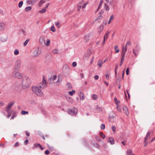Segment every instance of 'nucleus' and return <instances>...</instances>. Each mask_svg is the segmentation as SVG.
Masks as SVG:
<instances>
[{
    "instance_id": "nucleus-35",
    "label": "nucleus",
    "mask_w": 155,
    "mask_h": 155,
    "mask_svg": "<svg viewBox=\"0 0 155 155\" xmlns=\"http://www.w3.org/2000/svg\"><path fill=\"white\" fill-rule=\"evenodd\" d=\"M102 3H103L102 1H100V4H99V5L98 6V8L97 9V11L96 12H97V11L99 10V9L100 8V7H101V5H102Z\"/></svg>"
},
{
    "instance_id": "nucleus-33",
    "label": "nucleus",
    "mask_w": 155,
    "mask_h": 155,
    "mask_svg": "<svg viewBox=\"0 0 155 155\" xmlns=\"http://www.w3.org/2000/svg\"><path fill=\"white\" fill-rule=\"evenodd\" d=\"M127 47L126 46H125L124 48L123 47L122 52L126 53V51H127Z\"/></svg>"
},
{
    "instance_id": "nucleus-47",
    "label": "nucleus",
    "mask_w": 155,
    "mask_h": 155,
    "mask_svg": "<svg viewBox=\"0 0 155 155\" xmlns=\"http://www.w3.org/2000/svg\"><path fill=\"white\" fill-rule=\"evenodd\" d=\"M100 127L101 129H104L105 128V126L104 124H101Z\"/></svg>"
},
{
    "instance_id": "nucleus-44",
    "label": "nucleus",
    "mask_w": 155,
    "mask_h": 155,
    "mask_svg": "<svg viewBox=\"0 0 155 155\" xmlns=\"http://www.w3.org/2000/svg\"><path fill=\"white\" fill-rule=\"evenodd\" d=\"M102 18L103 17L101 15H100L97 17L96 20H101Z\"/></svg>"
},
{
    "instance_id": "nucleus-4",
    "label": "nucleus",
    "mask_w": 155,
    "mask_h": 155,
    "mask_svg": "<svg viewBox=\"0 0 155 155\" xmlns=\"http://www.w3.org/2000/svg\"><path fill=\"white\" fill-rule=\"evenodd\" d=\"M78 110L77 108L75 107H73L72 109H69L68 111V113L72 115H76L78 112Z\"/></svg>"
},
{
    "instance_id": "nucleus-23",
    "label": "nucleus",
    "mask_w": 155,
    "mask_h": 155,
    "mask_svg": "<svg viewBox=\"0 0 155 155\" xmlns=\"http://www.w3.org/2000/svg\"><path fill=\"white\" fill-rule=\"evenodd\" d=\"M57 78V76L56 75H52L50 79V80L51 81H54Z\"/></svg>"
},
{
    "instance_id": "nucleus-18",
    "label": "nucleus",
    "mask_w": 155,
    "mask_h": 155,
    "mask_svg": "<svg viewBox=\"0 0 155 155\" xmlns=\"http://www.w3.org/2000/svg\"><path fill=\"white\" fill-rule=\"evenodd\" d=\"M66 87L69 90H71L72 88L71 84L69 83H68L66 85Z\"/></svg>"
},
{
    "instance_id": "nucleus-10",
    "label": "nucleus",
    "mask_w": 155,
    "mask_h": 155,
    "mask_svg": "<svg viewBox=\"0 0 155 155\" xmlns=\"http://www.w3.org/2000/svg\"><path fill=\"white\" fill-rule=\"evenodd\" d=\"M78 94L81 100H83L84 99V96L83 93H82L81 92H80L78 93Z\"/></svg>"
},
{
    "instance_id": "nucleus-34",
    "label": "nucleus",
    "mask_w": 155,
    "mask_h": 155,
    "mask_svg": "<svg viewBox=\"0 0 155 155\" xmlns=\"http://www.w3.org/2000/svg\"><path fill=\"white\" fill-rule=\"evenodd\" d=\"M0 40L2 42H4L6 41V39L4 37H1Z\"/></svg>"
},
{
    "instance_id": "nucleus-6",
    "label": "nucleus",
    "mask_w": 155,
    "mask_h": 155,
    "mask_svg": "<svg viewBox=\"0 0 155 155\" xmlns=\"http://www.w3.org/2000/svg\"><path fill=\"white\" fill-rule=\"evenodd\" d=\"M14 76L17 78L21 79L22 77L23 74L17 71L14 73Z\"/></svg>"
},
{
    "instance_id": "nucleus-19",
    "label": "nucleus",
    "mask_w": 155,
    "mask_h": 155,
    "mask_svg": "<svg viewBox=\"0 0 155 155\" xmlns=\"http://www.w3.org/2000/svg\"><path fill=\"white\" fill-rule=\"evenodd\" d=\"M66 98L67 100L70 103H72L73 102V99L68 96H66Z\"/></svg>"
},
{
    "instance_id": "nucleus-54",
    "label": "nucleus",
    "mask_w": 155,
    "mask_h": 155,
    "mask_svg": "<svg viewBox=\"0 0 155 155\" xmlns=\"http://www.w3.org/2000/svg\"><path fill=\"white\" fill-rule=\"evenodd\" d=\"M77 65V63L76 62H74L72 63V66L74 67H75Z\"/></svg>"
},
{
    "instance_id": "nucleus-41",
    "label": "nucleus",
    "mask_w": 155,
    "mask_h": 155,
    "mask_svg": "<svg viewBox=\"0 0 155 155\" xmlns=\"http://www.w3.org/2000/svg\"><path fill=\"white\" fill-rule=\"evenodd\" d=\"M52 52L54 54H58V50L57 49L53 50Z\"/></svg>"
},
{
    "instance_id": "nucleus-60",
    "label": "nucleus",
    "mask_w": 155,
    "mask_h": 155,
    "mask_svg": "<svg viewBox=\"0 0 155 155\" xmlns=\"http://www.w3.org/2000/svg\"><path fill=\"white\" fill-rule=\"evenodd\" d=\"M105 77L107 79H108L109 78V75L107 73L105 74Z\"/></svg>"
},
{
    "instance_id": "nucleus-49",
    "label": "nucleus",
    "mask_w": 155,
    "mask_h": 155,
    "mask_svg": "<svg viewBox=\"0 0 155 155\" xmlns=\"http://www.w3.org/2000/svg\"><path fill=\"white\" fill-rule=\"evenodd\" d=\"M88 4V2H86L83 5H82V8H85L86 6V5Z\"/></svg>"
},
{
    "instance_id": "nucleus-62",
    "label": "nucleus",
    "mask_w": 155,
    "mask_h": 155,
    "mask_svg": "<svg viewBox=\"0 0 155 155\" xmlns=\"http://www.w3.org/2000/svg\"><path fill=\"white\" fill-rule=\"evenodd\" d=\"M16 116V115H15V114H14L11 117V119H13L14 117H15Z\"/></svg>"
},
{
    "instance_id": "nucleus-3",
    "label": "nucleus",
    "mask_w": 155,
    "mask_h": 155,
    "mask_svg": "<svg viewBox=\"0 0 155 155\" xmlns=\"http://www.w3.org/2000/svg\"><path fill=\"white\" fill-rule=\"evenodd\" d=\"M47 82L45 80L44 77L43 76L42 81L37 85L42 90L47 87Z\"/></svg>"
},
{
    "instance_id": "nucleus-40",
    "label": "nucleus",
    "mask_w": 155,
    "mask_h": 155,
    "mask_svg": "<svg viewBox=\"0 0 155 155\" xmlns=\"http://www.w3.org/2000/svg\"><path fill=\"white\" fill-rule=\"evenodd\" d=\"M45 2H44L43 0H41L39 2V6H41L43 3H44Z\"/></svg>"
},
{
    "instance_id": "nucleus-64",
    "label": "nucleus",
    "mask_w": 155,
    "mask_h": 155,
    "mask_svg": "<svg viewBox=\"0 0 155 155\" xmlns=\"http://www.w3.org/2000/svg\"><path fill=\"white\" fill-rule=\"evenodd\" d=\"M95 138L98 141H100V139L98 137H96Z\"/></svg>"
},
{
    "instance_id": "nucleus-17",
    "label": "nucleus",
    "mask_w": 155,
    "mask_h": 155,
    "mask_svg": "<svg viewBox=\"0 0 155 155\" xmlns=\"http://www.w3.org/2000/svg\"><path fill=\"white\" fill-rule=\"evenodd\" d=\"M37 0H28L27 2L28 4H33L36 2Z\"/></svg>"
},
{
    "instance_id": "nucleus-50",
    "label": "nucleus",
    "mask_w": 155,
    "mask_h": 155,
    "mask_svg": "<svg viewBox=\"0 0 155 155\" xmlns=\"http://www.w3.org/2000/svg\"><path fill=\"white\" fill-rule=\"evenodd\" d=\"M93 99L95 100L97 98V96L95 94H93L92 96Z\"/></svg>"
},
{
    "instance_id": "nucleus-58",
    "label": "nucleus",
    "mask_w": 155,
    "mask_h": 155,
    "mask_svg": "<svg viewBox=\"0 0 155 155\" xmlns=\"http://www.w3.org/2000/svg\"><path fill=\"white\" fill-rule=\"evenodd\" d=\"M94 78L95 80H97L99 78V76L97 75H96L94 76Z\"/></svg>"
},
{
    "instance_id": "nucleus-27",
    "label": "nucleus",
    "mask_w": 155,
    "mask_h": 155,
    "mask_svg": "<svg viewBox=\"0 0 155 155\" xmlns=\"http://www.w3.org/2000/svg\"><path fill=\"white\" fill-rule=\"evenodd\" d=\"M19 53V52L18 50L17 49H15L14 51V54L15 55H18Z\"/></svg>"
},
{
    "instance_id": "nucleus-24",
    "label": "nucleus",
    "mask_w": 155,
    "mask_h": 155,
    "mask_svg": "<svg viewBox=\"0 0 155 155\" xmlns=\"http://www.w3.org/2000/svg\"><path fill=\"white\" fill-rule=\"evenodd\" d=\"M31 9L32 7L31 6H28L25 8V11L26 12H28L31 10Z\"/></svg>"
},
{
    "instance_id": "nucleus-46",
    "label": "nucleus",
    "mask_w": 155,
    "mask_h": 155,
    "mask_svg": "<svg viewBox=\"0 0 155 155\" xmlns=\"http://www.w3.org/2000/svg\"><path fill=\"white\" fill-rule=\"evenodd\" d=\"M114 101H115V103L116 104H117L118 103H120V101H118L117 99V98H116V97H115L114 99Z\"/></svg>"
},
{
    "instance_id": "nucleus-9",
    "label": "nucleus",
    "mask_w": 155,
    "mask_h": 155,
    "mask_svg": "<svg viewBox=\"0 0 155 155\" xmlns=\"http://www.w3.org/2000/svg\"><path fill=\"white\" fill-rule=\"evenodd\" d=\"M108 142L110 143L111 145H113L115 143L114 140L112 137H110L108 138Z\"/></svg>"
},
{
    "instance_id": "nucleus-11",
    "label": "nucleus",
    "mask_w": 155,
    "mask_h": 155,
    "mask_svg": "<svg viewBox=\"0 0 155 155\" xmlns=\"http://www.w3.org/2000/svg\"><path fill=\"white\" fill-rule=\"evenodd\" d=\"M5 26V24L3 22H1L0 23V31L3 30Z\"/></svg>"
},
{
    "instance_id": "nucleus-31",
    "label": "nucleus",
    "mask_w": 155,
    "mask_h": 155,
    "mask_svg": "<svg viewBox=\"0 0 155 155\" xmlns=\"http://www.w3.org/2000/svg\"><path fill=\"white\" fill-rule=\"evenodd\" d=\"M100 136L103 138L104 139L105 138V135L102 132H100Z\"/></svg>"
},
{
    "instance_id": "nucleus-13",
    "label": "nucleus",
    "mask_w": 155,
    "mask_h": 155,
    "mask_svg": "<svg viewBox=\"0 0 155 155\" xmlns=\"http://www.w3.org/2000/svg\"><path fill=\"white\" fill-rule=\"evenodd\" d=\"M90 37L89 34H87L84 36V39L86 42L89 40Z\"/></svg>"
},
{
    "instance_id": "nucleus-32",
    "label": "nucleus",
    "mask_w": 155,
    "mask_h": 155,
    "mask_svg": "<svg viewBox=\"0 0 155 155\" xmlns=\"http://www.w3.org/2000/svg\"><path fill=\"white\" fill-rule=\"evenodd\" d=\"M117 48L118 46L117 45H115L114 47V49L115 50V52L116 53L118 52L119 51V49H117Z\"/></svg>"
},
{
    "instance_id": "nucleus-39",
    "label": "nucleus",
    "mask_w": 155,
    "mask_h": 155,
    "mask_svg": "<svg viewBox=\"0 0 155 155\" xmlns=\"http://www.w3.org/2000/svg\"><path fill=\"white\" fill-rule=\"evenodd\" d=\"M104 8L106 10H109V8L108 6L106 4H104Z\"/></svg>"
},
{
    "instance_id": "nucleus-57",
    "label": "nucleus",
    "mask_w": 155,
    "mask_h": 155,
    "mask_svg": "<svg viewBox=\"0 0 155 155\" xmlns=\"http://www.w3.org/2000/svg\"><path fill=\"white\" fill-rule=\"evenodd\" d=\"M81 8H82V5H79L78 7V10H79Z\"/></svg>"
},
{
    "instance_id": "nucleus-2",
    "label": "nucleus",
    "mask_w": 155,
    "mask_h": 155,
    "mask_svg": "<svg viewBox=\"0 0 155 155\" xmlns=\"http://www.w3.org/2000/svg\"><path fill=\"white\" fill-rule=\"evenodd\" d=\"M30 79L28 77H26L24 78L22 81V87L24 89L28 88L31 84Z\"/></svg>"
},
{
    "instance_id": "nucleus-7",
    "label": "nucleus",
    "mask_w": 155,
    "mask_h": 155,
    "mask_svg": "<svg viewBox=\"0 0 155 155\" xmlns=\"http://www.w3.org/2000/svg\"><path fill=\"white\" fill-rule=\"evenodd\" d=\"M21 61L19 59L17 61L15 65V68H19L21 65Z\"/></svg>"
},
{
    "instance_id": "nucleus-14",
    "label": "nucleus",
    "mask_w": 155,
    "mask_h": 155,
    "mask_svg": "<svg viewBox=\"0 0 155 155\" xmlns=\"http://www.w3.org/2000/svg\"><path fill=\"white\" fill-rule=\"evenodd\" d=\"M150 132L148 131L147 132L146 136L145 138L144 139V142H145L147 141V140L148 139H149L150 138Z\"/></svg>"
},
{
    "instance_id": "nucleus-38",
    "label": "nucleus",
    "mask_w": 155,
    "mask_h": 155,
    "mask_svg": "<svg viewBox=\"0 0 155 155\" xmlns=\"http://www.w3.org/2000/svg\"><path fill=\"white\" fill-rule=\"evenodd\" d=\"M46 11V10L45 9V8H43L41 10L39 11V12L41 13H44Z\"/></svg>"
},
{
    "instance_id": "nucleus-21",
    "label": "nucleus",
    "mask_w": 155,
    "mask_h": 155,
    "mask_svg": "<svg viewBox=\"0 0 155 155\" xmlns=\"http://www.w3.org/2000/svg\"><path fill=\"white\" fill-rule=\"evenodd\" d=\"M133 154L132 150L131 149H128L127 151V155H132Z\"/></svg>"
},
{
    "instance_id": "nucleus-63",
    "label": "nucleus",
    "mask_w": 155,
    "mask_h": 155,
    "mask_svg": "<svg viewBox=\"0 0 155 155\" xmlns=\"http://www.w3.org/2000/svg\"><path fill=\"white\" fill-rule=\"evenodd\" d=\"M125 54V53H124V52H122V55H121V56L122 57H124Z\"/></svg>"
},
{
    "instance_id": "nucleus-43",
    "label": "nucleus",
    "mask_w": 155,
    "mask_h": 155,
    "mask_svg": "<svg viewBox=\"0 0 155 155\" xmlns=\"http://www.w3.org/2000/svg\"><path fill=\"white\" fill-rule=\"evenodd\" d=\"M51 30L53 32H55V29L54 25L51 27Z\"/></svg>"
},
{
    "instance_id": "nucleus-51",
    "label": "nucleus",
    "mask_w": 155,
    "mask_h": 155,
    "mask_svg": "<svg viewBox=\"0 0 155 155\" xmlns=\"http://www.w3.org/2000/svg\"><path fill=\"white\" fill-rule=\"evenodd\" d=\"M111 129H112V130L114 132L116 131V127L115 126H112V127H111Z\"/></svg>"
},
{
    "instance_id": "nucleus-16",
    "label": "nucleus",
    "mask_w": 155,
    "mask_h": 155,
    "mask_svg": "<svg viewBox=\"0 0 155 155\" xmlns=\"http://www.w3.org/2000/svg\"><path fill=\"white\" fill-rule=\"evenodd\" d=\"M10 110H9L8 111H6L7 112V116L6 117L8 118H9L12 114V111H10Z\"/></svg>"
},
{
    "instance_id": "nucleus-52",
    "label": "nucleus",
    "mask_w": 155,
    "mask_h": 155,
    "mask_svg": "<svg viewBox=\"0 0 155 155\" xmlns=\"http://www.w3.org/2000/svg\"><path fill=\"white\" fill-rule=\"evenodd\" d=\"M117 110H118V111L119 112H120L121 111V109L117 105Z\"/></svg>"
},
{
    "instance_id": "nucleus-55",
    "label": "nucleus",
    "mask_w": 155,
    "mask_h": 155,
    "mask_svg": "<svg viewBox=\"0 0 155 155\" xmlns=\"http://www.w3.org/2000/svg\"><path fill=\"white\" fill-rule=\"evenodd\" d=\"M126 72V74L127 75H128L129 74V68H127V69Z\"/></svg>"
},
{
    "instance_id": "nucleus-53",
    "label": "nucleus",
    "mask_w": 155,
    "mask_h": 155,
    "mask_svg": "<svg viewBox=\"0 0 155 155\" xmlns=\"http://www.w3.org/2000/svg\"><path fill=\"white\" fill-rule=\"evenodd\" d=\"M109 118L111 120L112 119H114L115 118V117L114 116H111V115H109Z\"/></svg>"
},
{
    "instance_id": "nucleus-20",
    "label": "nucleus",
    "mask_w": 155,
    "mask_h": 155,
    "mask_svg": "<svg viewBox=\"0 0 155 155\" xmlns=\"http://www.w3.org/2000/svg\"><path fill=\"white\" fill-rule=\"evenodd\" d=\"M39 41L40 43L42 45H44L45 44V40L44 38H40L39 39Z\"/></svg>"
},
{
    "instance_id": "nucleus-8",
    "label": "nucleus",
    "mask_w": 155,
    "mask_h": 155,
    "mask_svg": "<svg viewBox=\"0 0 155 155\" xmlns=\"http://www.w3.org/2000/svg\"><path fill=\"white\" fill-rule=\"evenodd\" d=\"M14 104V102H10L8 104L6 108V111H8L9 110H10L12 106Z\"/></svg>"
},
{
    "instance_id": "nucleus-26",
    "label": "nucleus",
    "mask_w": 155,
    "mask_h": 155,
    "mask_svg": "<svg viewBox=\"0 0 155 155\" xmlns=\"http://www.w3.org/2000/svg\"><path fill=\"white\" fill-rule=\"evenodd\" d=\"M28 111L24 110L22 111L21 112V114L23 115L28 114Z\"/></svg>"
},
{
    "instance_id": "nucleus-30",
    "label": "nucleus",
    "mask_w": 155,
    "mask_h": 155,
    "mask_svg": "<svg viewBox=\"0 0 155 155\" xmlns=\"http://www.w3.org/2000/svg\"><path fill=\"white\" fill-rule=\"evenodd\" d=\"M23 2L22 1H21L19 3L18 5V6L19 8H21L22 6V5L23 4Z\"/></svg>"
},
{
    "instance_id": "nucleus-48",
    "label": "nucleus",
    "mask_w": 155,
    "mask_h": 155,
    "mask_svg": "<svg viewBox=\"0 0 155 155\" xmlns=\"http://www.w3.org/2000/svg\"><path fill=\"white\" fill-rule=\"evenodd\" d=\"M90 56V54H85L84 55V58H88Z\"/></svg>"
},
{
    "instance_id": "nucleus-61",
    "label": "nucleus",
    "mask_w": 155,
    "mask_h": 155,
    "mask_svg": "<svg viewBox=\"0 0 155 155\" xmlns=\"http://www.w3.org/2000/svg\"><path fill=\"white\" fill-rule=\"evenodd\" d=\"M133 53L135 55V56H136L137 55V53L136 51H134V49L133 50Z\"/></svg>"
},
{
    "instance_id": "nucleus-1",
    "label": "nucleus",
    "mask_w": 155,
    "mask_h": 155,
    "mask_svg": "<svg viewBox=\"0 0 155 155\" xmlns=\"http://www.w3.org/2000/svg\"><path fill=\"white\" fill-rule=\"evenodd\" d=\"M32 90L33 92L38 96L42 97L44 95L42 90L37 85L32 86Z\"/></svg>"
},
{
    "instance_id": "nucleus-59",
    "label": "nucleus",
    "mask_w": 155,
    "mask_h": 155,
    "mask_svg": "<svg viewBox=\"0 0 155 155\" xmlns=\"http://www.w3.org/2000/svg\"><path fill=\"white\" fill-rule=\"evenodd\" d=\"M110 32L107 31L106 34L105 35V36H107V38L108 37V35L110 34Z\"/></svg>"
},
{
    "instance_id": "nucleus-12",
    "label": "nucleus",
    "mask_w": 155,
    "mask_h": 155,
    "mask_svg": "<svg viewBox=\"0 0 155 155\" xmlns=\"http://www.w3.org/2000/svg\"><path fill=\"white\" fill-rule=\"evenodd\" d=\"M123 110L126 114L127 116H128L129 114V112L128 111L127 108L126 107H123Z\"/></svg>"
},
{
    "instance_id": "nucleus-28",
    "label": "nucleus",
    "mask_w": 155,
    "mask_h": 155,
    "mask_svg": "<svg viewBox=\"0 0 155 155\" xmlns=\"http://www.w3.org/2000/svg\"><path fill=\"white\" fill-rule=\"evenodd\" d=\"M103 64V62L101 60H99L97 64L98 66L101 67Z\"/></svg>"
},
{
    "instance_id": "nucleus-22",
    "label": "nucleus",
    "mask_w": 155,
    "mask_h": 155,
    "mask_svg": "<svg viewBox=\"0 0 155 155\" xmlns=\"http://www.w3.org/2000/svg\"><path fill=\"white\" fill-rule=\"evenodd\" d=\"M104 25H101L99 28L98 32L100 33L101 31L103 30L104 28Z\"/></svg>"
},
{
    "instance_id": "nucleus-29",
    "label": "nucleus",
    "mask_w": 155,
    "mask_h": 155,
    "mask_svg": "<svg viewBox=\"0 0 155 155\" xmlns=\"http://www.w3.org/2000/svg\"><path fill=\"white\" fill-rule=\"evenodd\" d=\"M114 18V17L113 15H111L110 16V18L108 22V23L109 24H110V23L112 20Z\"/></svg>"
},
{
    "instance_id": "nucleus-56",
    "label": "nucleus",
    "mask_w": 155,
    "mask_h": 155,
    "mask_svg": "<svg viewBox=\"0 0 155 155\" xmlns=\"http://www.w3.org/2000/svg\"><path fill=\"white\" fill-rule=\"evenodd\" d=\"M50 153L49 151L48 150H46L45 152V153L46 155Z\"/></svg>"
},
{
    "instance_id": "nucleus-25",
    "label": "nucleus",
    "mask_w": 155,
    "mask_h": 155,
    "mask_svg": "<svg viewBox=\"0 0 155 155\" xmlns=\"http://www.w3.org/2000/svg\"><path fill=\"white\" fill-rule=\"evenodd\" d=\"M75 91L74 90H73L72 91H69L68 93L70 95L72 96L75 93Z\"/></svg>"
},
{
    "instance_id": "nucleus-5",
    "label": "nucleus",
    "mask_w": 155,
    "mask_h": 155,
    "mask_svg": "<svg viewBox=\"0 0 155 155\" xmlns=\"http://www.w3.org/2000/svg\"><path fill=\"white\" fill-rule=\"evenodd\" d=\"M40 54L39 51V49L38 48H37L35 49L32 53V56L34 57H37Z\"/></svg>"
},
{
    "instance_id": "nucleus-15",
    "label": "nucleus",
    "mask_w": 155,
    "mask_h": 155,
    "mask_svg": "<svg viewBox=\"0 0 155 155\" xmlns=\"http://www.w3.org/2000/svg\"><path fill=\"white\" fill-rule=\"evenodd\" d=\"M62 81V79L61 78H60L59 77H58V80L55 82L56 84L57 85H59Z\"/></svg>"
},
{
    "instance_id": "nucleus-45",
    "label": "nucleus",
    "mask_w": 155,
    "mask_h": 155,
    "mask_svg": "<svg viewBox=\"0 0 155 155\" xmlns=\"http://www.w3.org/2000/svg\"><path fill=\"white\" fill-rule=\"evenodd\" d=\"M35 148L36 147H37L41 146V145L39 143H35L34 144ZM34 148H33V149H34Z\"/></svg>"
},
{
    "instance_id": "nucleus-37",
    "label": "nucleus",
    "mask_w": 155,
    "mask_h": 155,
    "mask_svg": "<svg viewBox=\"0 0 155 155\" xmlns=\"http://www.w3.org/2000/svg\"><path fill=\"white\" fill-rule=\"evenodd\" d=\"M29 39H27L24 42L23 44V45L24 46H25L28 43L29 41Z\"/></svg>"
},
{
    "instance_id": "nucleus-42",
    "label": "nucleus",
    "mask_w": 155,
    "mask_h": 155,
    "mask_svg": "<svg viewBox=\"0 0 155 155\" xmlns=\"http://www.w3.org/2000/svg\"><path fill=\"white\" fill-rule=\"evenodd\" d=\"M50 43V40L49 39H48L47 40L46 43V45L47 46H48V45H49Z\"/></svg>"
},
{
    "instance_id": "nucleus-36",
    "label": "nucleus",
    "mask_w": 155,
    "mask_h": 155,
    "mask_svg": "<svg viewBox=\"0 0 155 155\" xmlns=\"http://www.w3.org/2000/svg\"><path fill=\"white\" fill-rule=\"evenodd\" d=\"M55 25H56L58 28L60 27V25L59 22L58 21H55Z\"/></svg>"
}]
</instances>
